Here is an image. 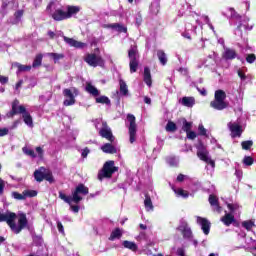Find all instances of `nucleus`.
Returning a JSON list of instances; mask_svg holds the SVG:
<instances>
[{
  "mask_svg": "<svg viewBox=\"0 0 256 256\" xmlns=\"http://www.w3.org/2000/svg\"><path fill=\"white\" fill-rule=\"evenodd\" d=\"M63 95L66 98L63 102L65 107H71V105H75L76 100L75 97L79 95V89L72 87L71 89L65 88L63 90Z\"/></svg>",
  "mask_w": 256,
  "mask_h": 256,
  "instance_id": "obj_8",
  "label": "nucleus"
},
{
  "mask_svg": "<svg viewBox=\"0 0 256 256\" xmlns=\"http://www.w3.org/2000/svg\"><path fill=\"white\" fill-rule=\"evenodd\" d=\"M166 131H168V133H175V131H177V124L173 121H168L166 124Z\"/></svg>",
  "mask_w": 256,
  "mask_h": 256,
  "instance_id": "obj_36",
  "label": "nucleus"
},
{
  "mask_svg": "<svg viewBox=\"0 0 256 256\" xmlns=\"http://www.w3.org/2000/svg\"><path fill=\"white\" fill-rule=\"evenodd\" d=\"M198 131V135H201L202 137H209V135H207V129H205V126H203V124H199Z\"/></svg>",
  "mask_w": 256,
  "mask_h": 256,
  "instance_id": "obj_48",
  "label": "nucleus"
},
{
  "mask_svg": "<svg viewBox=\"0 0 256 256\" xmlns=\"http://www.w3.org/2000/svg\"><path fill=\"white\" fill-rule=\"evenodd\" d=\"M41 63H43V54L36 55L32 67L35 69L36 67H41Z\"/></svg>",
  "mask_w": 256,
  "mask_h": 256,
  "instance_id": "obj_34",
  "label": "nucleus"
},
{
  "mask_svg": "<svg viewBox=\"0 0 256 256\" xmlns=\"http://www.w3.org/2000/svg\"><path fill=\"white\" fill-rule=\"evenodd\" d=\"M117 171H119V167L115 166V161H106L102 169L98 172V179L99 181H103V179H111L113 174L117 173Z\"/></svg>",
  "mask_w": 256,
  "mask_h": 256,
  "instance_id": "obj_4",
  "label": "nucleus"
},
{
  "mask_svg": "<svg viewBox=\"0 0 256 256\" xmlns=\"http://www.w3.org/2000/svg\"><path fill=\"white\" fill-rule=\"evenodd\" d=\"M14 67H17L18 73H24L25 71H31V65H23L21 63L15 62Z\"/></svg>",
  "mask_w": 256,
  "mask_h": 256,
  "instance_id": "obj_32",
  "label": "nucleus"
},
{
  "mask_svg": "<svg viewBox=\"0 0 256 256\" xmlns=\"http://www.w3.org/2000/svg\"><path fill=\"white\" fill-rule=\"evenodd\" d=\"M43 171H45L44 167H41L39 170L34 171V179L38 183H41L45 180V173Z\"/></svg>",
  "mask_w": 256,
  "mask_h": 256,
  "instance_id": "obj_24",
  "label": "nucleus"
},
{
  "mask_svg": "<svg viewBox=\"0 0 256 256\" xmlns=\"http://www.w3.org/2000/svg\"><path fill=\"white\" fill-rule=\"evenodd\" d=\"M57 229L59 233H61L62 235H65V228L63 227V223H61V221L57 222Z\"/></svg>",
  "mask_w": 256,
  "mask_h": 256,
  "instance_id": "obj_52",
  "label": "nucleus"
},
{
  "mask_svg": "<svg viewBox=\"0 0 256 256\" xmlns=\"http://www.w3.org/2000/svg\"><path fill=\"white\" fill-rule=\"evenodd\" d=\"M246 61L251 65L254 61H256V55L254 53L246 55Z\"/></svg>",
  "mask_w": 256,
  "mask_h": 256,
  "instance_id": "obj_51",
  "label": "nucleus"
},
{
  "mask_svg": "<svg viewBox=\"0 0 256 256\" xmlns=\"http://www.w3.org/2000/svg\"><path fill=\"white\" fill-rule=\"evenodd\" d=\"M89 153H90L89 148H87V147L84 148L83 151H82V153H81L83 159L87 158V155H89Z\"/></svg>",
  "mask_w": 256,
  "mask_h": 256,
  "instance_id": "obj_59",
  "label": "nucleus"
},
{
  "mask_svg": "<svg viewBox=\"0 0 256 256\" xmlns=\"http://www.w3.org/2000/svg\"><path fill=\"white\" fill-rule=\"evenodd\" d=\"M36 153L38 154V157L40 159H43L44 151H43V148L41 146L36 147Z\"/></svg>",
  "mask_w": 256,
  "mask_h": 256,
  "instance_id": "obj_54",
  "label": "nucleus"
},
{
  "mask_svg": "<svg viewBox=\"0 0 256 256\" xmlns=\"http://www.w3.org/2000/svg\"><path fill=\"white\" fill-rule=\"evenodd\" d=\"M12 197L14 199H16L17 201H25V193L24 192H22V194L19 192H12Z\"/></svg>",
  "mask_w": 256,
  "mask_h": 256,
  "instance_id": "obj_44",
  "label": "nucleus"
},
{
  "mask_svg": "<svg viewBox=\"0 0 256 256\" xmlns=\"http://www.w3.org/2000/svg\"><path fill=\"white\" fill-rule=\"evenodd\" d=\"M144 205L146 209L153 210V201H151L149 194H145Z\"/></svg>",
  "mask_w": 256,
  "mask_h": 256,
  "instance_id": "obj_38",
  "label": "nucleus"
},
{
  "mask_svg": "<svg viewBox=\"0 0 256 256\" xmlns=\"http://www.w3.org/2000/svg\"><path fill=\"white\" fill-rule=\"evenodd\" d=\"M99 135L103 139H107L110 143H113L115 141V136H113V131H111V128L109 127V124L107 122H102V127L99 130Z\"/></svg>",
  "mask_w": 256,
  "mask_h": 256,
  "instance_id": "obj_11",
  "label": "nucleus"
},
{
  "mask_svg": "<svg viewBox=\"0 0 256 256\" xmlns=\"http://www.w3.org/2000/svg\"><path fill=\"white\" fill-rule=\"evenodd\" d=\"M166 161L168 164H170L171 167H175L177 165V159L175 158V156H169L168 158H166Z\"/></svg>",
  "mask_w": 256,
  "mask_h": 256,
  "instance_id": "obj_49",
  "label": "nucleus"
},
{
  "mask_svg": "<svg viewBox=\"0 0 256 256\" xmlns=\"http://www.w3.org/2000/svg\"><path fill=\"white\" fill-rule=\"evenodd\" d=\"M46 11L54 21H66V19H68L67 11L63 10L62 8H57L56 0H51L48 3L46 6Z\"/></svg>",
  "mask_w": 256,
  "mask_h": 256,
  "instance_id": "obj_3",
  "label": "nucleus"
},
{
  "mask_svg": "<svg viewBox=\"0 0 256 256\" xmlns=\"http://www.w3.org/2000/svg\"><path fill=\"white\" fill-rule=\"evenodd\" d=\"M197 223H198V225L201 226V229H202L204 235H209V233L211 232V222H209V220H207V218L198 217Z\"/></svg>",
  "mask_w": 256,
  "mask_h": 256,
  "instance_id": "obj_15",
  "label": "nucleus"
},
{
  "mask_svg": "<svg viewBox=\"0 0 256 256\" xmlns=\"http://www.w3.org/2000/svg\"><path fill=\"white\" fill-rule=\"evenodd\" d=\"M143 81L148 87H151V85H153V80L151 79V69L147 66L144 67Z\"/></svg>",
  "mask_w": 256,
  "mask_h": 256,
  "instance_id": "obj_20",
  "label": "nucleus"
},
{
  "mask_svg": "<svg viewBox=\"0 0 256 256\" xmlns=\"http://www.w3.org/2000/svg\"><path fill=\"white\" fill-rule=\"evenodd\" d=\"M138 54L139 50H137V46H131L128 50V58L130 60V73H137V69H139V58L137 56Z\"/></svg>",
  "mask_w": 256,
  "mask_h": 256,
  "instance_id": "obj_7",
  "label": "nucleus"
},
{
  "mask_svg": "<svg viewBox=\"0 0 256 256\" xmlns=\"http://www.w3.org/2000/svg\"><path fill=\"white\" fill-rule=\"evenodd\" d=\"M119 85H120V93L126 97V95H129V88L127 87V83L125 80L120 79L119 80Z\"/></svg>",
  "mask_w": 256,
  "mask_h": 256,
  "instance_id": "obj_31",
  "label": "nucleus"
},
{
  "mask_svg": "<svg viewBox=\"0 0 256 256\" xmlns=\"http://www.w3.org/2000/svg\"><path fill=\"white\" fill-rule=\"evenodd\" d=\"M101 151H103V153H108L109 155H115V153H117V148L111 143H105L101 146Z\"/></svg>",
  "mask_w": 256,
  "mask_h": 256,
  "instance_id": "obj_21",
  "label": "nucleus"
},
{
  "mask_svg": "<svg viewBox=\"0 0 256 256\" xmlns=\"http://www.w3.org/2000/svg\"><path fill=\"white\" fill-rule=\"evenodd\" d=\"M187 139H190L191 141L197 139V133L195 131H188L186 132Z\"/></svg>",
  "mask_w": 256,
  "mask_h": 256,
  "instance_id": "obj_50",
  "label": "nucleus"
},
{
  "mask_svg": "<svg viewBox=\"0 0 256 256\" xmlns=\"http://www.w3.org/2000/svg\"><path fill=\"white\" fill-rule=\"evenodd\" d=\"M242 227H244L246 231H251L253 227H255V222H253L252 220L244 221L242 222Z\"/></svg>",
  "mask_w": 256,
  "mask_h": 256,
  "instance_id": "obj_41",
  "label": "nucleus"
},
{
  "mask_svg": "<svg viewBox=\"0 0 256 256\" xmlns=\"http://www.w3.org/2000/svg\"><path fill=\"white\" fill-rule=\"evenodd\" d=\"M48 57H51V59L54 60V63H57V61L61 60V59H65V55L64 54H59V53H48Z\"/></svg>",
  "mask_w": 256,
  "mask_h": 256,
  "instance_id": "obj_39",
  "label": "nucleus"
},
{
  "mask_svg": "<svg viewBox=\"0 0 256 256\" xmlns=\"http://www.w3.org/2000/svg\"><path fill=\"white\" fill-rule=\"evenodd\" d=\"M222 58H224L225 61H233V59H238L237 50L232 48H225L224 52L222 53Z\"/></svg>",
  "mask_w": 256,
  "mask_h": 256,
  "instance_id": "obj_17",
  "label": "nucleus"
},
{
  "mask_svg": "<svg viewBox=\"0 0 256 256\" xmlns=\"http://www.w3.org/2000/svg\"><path fill=\"white\" fill-rule=\"evenodd\" d=\"M208 201H209L211 207H215L214 210H216L217 213H221L222 208L219 205V198H217V196H215L214 194H210Z\"/></svg>",
  "mask_w": 256,
  "mask_h": 256,
  "instance_id": "obj_18",
  "label": "nucleus"
},
{
  "mask_svg": "<svg viewBox=\"0 0 256 256\" xmlns=\"http://www.w3.org/2000/svg\"><path fill=\"white\" fill-rule=\"evenodd\" d=\"M96 103H101L102 105H111V100L107 96H100L96 98Z\"/></svg>",
  "mask_w": 256,
  "mask_h": 256,
  "instance_id": "obj_40",
  "label": "nucleus"
},
{
  "mask_svg": "<svg viewBox=\"0 0 256 256\" xmlns=\"http://www.w3.org/2000/svg\"><path fill=\"white\" fill-rule=\"evenodd\" d=\"M227 94L223 90H217L214 95V101L210 102V107L216 109V111H223L229 107V103L225 102Z\"/></svg>",
  "mask_w": 256,
  "mask_h": 256,
  "instance_id": "obj_5",
  "label": "nucleus"
},
{
  "mask_svg": "<svg viewBox=\"0 0 256 256\" xmlns=\"http://www.w3.org/2000/svg\"><path fill=\"white\" fill-rule=\"evenodd\" d=\"M9 134V129L7 128H2L0 129V137H5V135Z\"/></svg>",
  "mask_w": 256,
  "mask_h": 256,
  "instance_id": "obj_58",
  "label": "nucleus"
},
{
  "mask_svg": "<svg viewBox=\"0 0 256 256\" xmlns=\"http://www.w3.org/2000/svg\"><path fill=\"white\" fill-rule=\"evenodd\" d=\"M65 43L69 45V47H74L75 49H85L87 47V44L84 42H79L73 38H69L67 36H62Z\"/></svg>",
  "mask_w": 256,
  "mask_h": 256,
  "instance_id": "obj_14",
  "label": "nucleus"
},
{
  "mask_svg": "<svg viewBox=\"0 0 256 256\" xmlns=\"http://www.w3.org/2000/svg\"><path fill=\"white\" fill-rule=\"evenodd\" d=\"M227 208L229 209V211H230L231 213H234L235 210L237 209V205L228 203V204H227Z\"/></svg>",
  "mask_w": 256,
  "mask_h": 256,
  "instance_id": "obj_55",
  "label": "nucleus"
},
{
  "mask_svg": "<svg viewBox=\"0 0 256 256\" xmlns=\"http://www.w3.org/2000/svg\"><path fill=\"white\" fill-rule=\"evenodd\" d=\"M181 105H183L184 107H193V105H195V98L194 97H187V96H184L182 99H181Z\"/></svg>",
  "mask_w": 256,
  "mask_h": 256,
  "instance_id": "obj_26",
  "label": "nucleus"
},
{
  "mask_svg": "<svg viewBox=\"0 0 256 256\" xmlns=\"http://www.w3.org/2000/svg\"><path fill=\"white\" fill-rule=\"evenodd\" d=\"M228 11L230 12L231 19H235V21H241L242 16L239 13H237L235 8H228Z\"/></svg>",
  "mask_w": 256,
  "mask_h": 256,
  "instance_id": "obj_33",
  "label": "nucleus"
},
{
  "mask_svg": "<svg viewBox=\"0 0 256 256\" xmlns=\"http://www.w3.org/2000/svg\"><path fill=\"white\" fill-rule=\"evenodd\" d=\"M177 255L178 256H187V255H185V249H183V248L177 249Z\"/></svg>",
  "mask_w": 256,
  "mask_h": 256,
  "instance_id": "obj_63",
  "label": "nucleus"
},
{
  "mask_svg": "<svg viewBox=\"0 0 256 256\" xmlns=\"http://www.w3.org/2000/svg\"><path fill=\"white\" fill-rule=\"evenodd\" d=\"M237 73H238V77H240L241 81H245L247 79V75H245V72H243V70L238 69Z\"/></svg>",
  "mask_w": 256,
  "mask_h": 256,
  "instance_id": "obj_53",
  "label": "nucleus"
},
{
  "mask_svg": "<svg viewBox=\"0 0 256 256\" xmlns=\"http://www.w3.org/2000/svg\"><path fill=\"white\" fill-rule=\"evenodd\" d=\"M174 192L178 197H183L184 199H187L189 197V192L187 190H184L183 188L174 189Z\"/></svg>",
  "mask_w": 256,
  "mask_h": 256,
  "instance_id": "obj_37",
  "label": "nucleus"
},
{
  "mask_svg": "<svg viewBox=\"0 0 256 256\" xmlns=\"http://www.w3.org/2000/svg\"><path fill=\"white\" fill-rule=\"evenodd\" d=\"M182 236L184 239H193V231L188 225H185L182 229Z\"/></svg>",
  "mask_w": 256,
  "mask_h": 256,
  "instance_id": "obj_30",
  "label": "nucleus"
},
{
  "mask_svg": "<svg viewBox=\"0 0 256 256\" xmlns=\"http://www.w3.org/2000/svg\"><path fill=\"white\" fill-rule=\"evenodd\" d=\"M228 128L231 132L232 139H235L237 137H241L243 135V126L237 123H228Z\"/></svg>",
  "mask_w": 256,
  "mask_h": 256,
  "instance_id": "obj_12",
  "label": "nucleus"
},
{
  "mask_svg": "<svg viewBox=\"0 0 256 256\" xmlns=\"http://www.w3.org/2000/svg\"><path fill=\"white\" fill-rule=\"evenodd\" d=\"M192 128H193V122H189L187 121V119H184L182 131H184V133H189V131H191Z\"/></svg>",
  "mask_w": 256,
  "mask_h": 256,
  "instance_id": "obj_35",
  "label": "nucleus"
},
{
  "mask_svg": "<svg viewBox=\"0 0 256 256\" xmlns=\"http://www.w3.org/2000/svg\"><path fill=\"white\" fill-rule=\"evenodd\" d=\"M220 221H222L226 227H230L231 225L239 227V222L235 219V215H233V213H226Z\"/></svg>",
  "mask_w": 256,
  "mask_h": 256,
  "instance_id": "obj_13",
  "label": "nucleus"
},
{
  "mask_svg": "<svg viewBox=\"0 0 256 256\" xmlns=\"http://www.w3.org/2000/svg\"><path fill=\"white\" fill-rule=\"evenodd\" d=\"M27 197H37V190H24V198Z\"/></svg>",
  "mask_w": 256,
  "mask_h": 256,
  "instance_id": "obj_47",
  "label": "nucleus"
},
{
  "mask_svg": "<svg viewBox=\"0 0 256 256\" xmlns=\"http://www.w3.org/2000/svg\"><path fill=\"white\" fill-rule=\"evenodd\" d=\"M84 61L90 67H103V65H105V60H103L101 56H97L95 53L86 54Z\"/></svg>",
  "mask_w": 256,
  "mask_h": 256,
  "instance_id": "obj_10",
  "label": "nucleus"
},
{
  "mask_svg": "<svg viewBox=\"0 0 256 256\" xmlns=\"http://www.w3.org/2000/svg\"><path fill=\"white\" fill-rule=\"evenodd\" d=\"M104 27H106V29H118V33H127V27L119 23L108 24Z\"/></svg>",
  "mask_w": 256,
  "mask_h": 256,
  "instance_id": "obj_23",
  "label": "nucleus"
},
{
  "mask_svg": "<svg viewBox=\"0 0 256 256\" xmlns=\"http://www.w3.org/2000/svg\"><path fill=\"white\" fill-rule=\"evenodd\" d=\"M241 146H242V149H244V151H249V149L253 147V142L251 140L243 141L241 143Z\"/></svg>",
  "mask_w": 256,
  "mask_h": 256,
  "instance_id": "obj_45",
  "label": "nucleus"
},
{
  "mask_svg": "<svg viewBox=\"0 0 256 256\" xmlns=\"http://www.w3.org/2000/svg\"><path fill=\"white\" fill-rule=\"evenodd\" d=\"M176 181H177L178 183H183V182L185 181V175L179 174V175L177 176V178H176Z\"/></svg>",
  "mask_w": 256,
  "mask_h": 256,
  "instance_id": "obj_61",
  "label": "nucleus"
},
{
  "mask_svg": "<svg viewBox=\"0 0 256 256\" xmlns=\"http://www.w3.org/2000/svg\"><path fill=\"white\" fill-rule=\"evenodd\" d=\"M157 57L163 66L167 65L168 58L164 50H157Z\"/></svg>",
  "mask_w": 256,
  "mask_h": 256,
  "instance_id": "obj_28",
  "label": "nucleus"
},
{
  "mask_svg": "<svg viewBox=\"0 0 256 256\" xmlns=\"http://www.w3.org/2000/svg\"><path fill=\"white\" fill-rule=\"evenodd\" d=\"M255 163V160L251 156H245L243 159V164L246 165L247 167H251Z\"/></svg>",
  "mask_w": 256,
  "mask_h": 256,
  "instance_id": "obj_46",
  "label": "nucleus"
},
{
  "mask_svg": "<svg viewBox=\"0 0 256 256\" xmlns=\"http://www.w3.org/2000/svg\"><path fill=\"white\" fill-rule=\"evenodd\" d=\"M47 34L50 39H55V32L49 30Z\"/></svg>",
  "mask_w": 256,
  "mask_h": 256,
  "instance_id": "obj_64",
  "label": "nucleus"
},
{
  "mask_svg": "<svg viewBox=\"0 0 256 256\" xmlns=\"http://www.w3.org/2000/svg\"><path fill=\"white\" fill-rule=\"evenodd\" d=\"M20 113H22V118H23L24 123L28 127H33V117L31 116V114L29 112H27V108H25V106H23V105L20 106Z\"/></svg>",
  "mask_w": 256,
  "mask_h": 256,
  "instance_id": "obj_16",
  "label": "nucleus"
},
{
  "mask_svg": "<svg viewBox=\"0 0 256 256\" xmlns=\"http://www.w3.org/2000/svg\"><path fill=\"white\" fill-rule=\"evenodd\" d=\"M123 237V231H121V228H115L110 236H109V241H115V239H121Z\"/></svg>",
  "mask_w": 256,
  "mask_h": 256,
  "instance_id": "obj_25",
  "label": "nucleus"
},
{
  "mask_svg": "<svg viewBox=\"0 0 256 256\" xmlns=\"http://www.w3.org/2000/svg\"><path fill=\"white\" fill-rule=\"evenodd\" d=\"M70 209H71V211H73V213H79L80 207H79V205H71Z\"/></svg>",
  "mask_w": 256,
  "mask_h": 256,
  "instance_id": "obj_62",
  "label": "nucleus"
},
{
  "mask_svg": "<svg viewBox=\"0 0 256 256\" xmlns=\"http://www.w3.org/2000/svg\"><path fill=\"white\" fill-rule=\"evenodd\" d=\"M5 189V181L0 178V195H3V191Z\"/></svg>",
  "mask_w": 256,
  "mask_h": 256,
  "instance_id": "obj_60",
  "label": "nucleus"
},
{
  "mask_svg": "<svg viewBox=\"0 0 256 256\" xmlns=\"http://www.w3.org/2000/svg\"><path fill=\"white\" fill-rule=\"evenodd\" d=\"M17 214L15 212L6 211V213H0V223H7L11 231L16 235H19L29 225V220H27V214L21 213L18 216V226L17 223Z\"/></svg>",
  "mask_w": 256,
  "mask_h": 256,
  "instance_id": "obj_1",
  "label": "nucleus"
},
{
  "mask_svg": "<svg viewBox=\"0 0 256 256\" xmlns=\"http://www.w3.org/2000/svg\"><path fill=\"white\" fill-rule=\"evenodd\" d=\"M127 121L129 122L128 133H129V142L134 143L137 141V122L135 115L127 114Z\"/></svg>",
  "mask_w": 256,
  "mask_h": 256,
  "instance_id": "obj_9",
  "label": "nucleus"
},
{
  "mask_svg": "<svg viewBox=\"0 0 256 256\" xmlns=\"http://www.w3.org/2000/svg\"><path fill=\"white\" fill-rule=\"evenodd\" d=\"M22 151L25 155H28L29 157H32V159H35L37 157V154H35V150H33V149L23 147Z\"/></svg>",
  "mask_w": 256,
  "mask_h": 256,
  "instance_id": "obj_42",
  "label": "nucleus"
},
{
  "mask_svg": "<svg viewBox=\"0 0 256 256\" xmlns=\"http://www.w3.org/2000/svg\"><path fill=\"white\" fill-rule=\"evenodd\" d=\"M79 11H81V7L79 6H73V5L66 6L67 19H71V17H73V15H77Z\"/></svg>",
  "mask_w": 256,
  "mask_h": 256,
  "instance_id": "obj_19",
  "label": "nucleus"
},
{
  "mask_svg": "<svg viewBox=\"0 0 256 256\" xmlns=\"http://www.w3.org/2000/svg\"><path fill=\"white\" fill-rule=\"evenodd\" d=\"M86 91L87 93H90V95H92L93 97H99V90L91 83H88L86 85Z\"/></svg>",
  "mask_w": 256,
  "mask_h": 256,
  "instance_id": "obj_29",
  "label": "nucleus"
},
{
  "mask_svg": "<svg viewBox=\"0 0 256 256\" xmlns=\"http://www.w3.org/2000/svg\"><path fill=\"white\" fill-rule=\"evenodd\" d=\"M0 83L2 85H6V83H9V77H7V76H0Z\"/></svg>",
  "mask_w": 256,
  "mask_h": 256,
  "instance_id": "obj_57",
  "label": "nucleus"
},
{
  "mask_svg": "<svg viewBox=\"0 0 256 256\" xmlns=\"http://www.w3.org/2000/svg\"><path fill=\"white\" fill-rule=\"evenodd\" d=\"M81 195H89V188L85 186V184L81 183L78 184L75 188V190L72 192V196H67L63 192H59V199L64 201V203H67L68 205H71V203H75L76 205H79L81 201H83V196Z\"/></svg>",
  "mask_w": 256,
  "mask_h": 256,
  "instance_id": "obj_2",
  "label": "nucleus"
},
{
  "mask_svg": "<svg viewBox=\"0 0 256 256\" xmlns=\"http://www.w3.org/2000/svg\"><path fill=\"white\" fill-rule=\"evenodd\" d=\"M122 245L125 249H129L130 251L136 252L139 249V246L135 242H131L128 240H124Z\"/></svg>",
  "mask_w": 256,
  "mask_h": 256,
  "instance_id": "obj_27",
  "label": "nucleus"
},
{
  "mask_svg": "<svg viewBox=\"0 0 256 256\" xmlns=\"http://www.w3.org/2000/svg\"><path fill=\"white\" fill-rule=\"evenodd\" d=\"M196 149L197 157L200 159V161H204V163H207V165H211L213 168H215V161L209 158V150H207V146H205L203 141H198V144H196Z\"/></svg>",
  "mask_w": 256,
  "mask_h": 256,
  "instance_id": "obj_6",
  "label": "nucleus"
},
{
  "mask_svg": "<svg viewBox=\"0 0 256 256\" xmlns=\"http://www.w3.org/2000/svg\"><path fill=\"white\" fill-rule=\"evenodd\" d=\"M21 111V106H19V100H14L12 102V109L10 111V116L14 117V115H19V114H23V112Z\"/></svg>",
  "mask_w": 256,
  "mask_h": 256,
  "instance_id": "obj_22",
  "label": "nucleus"
},
{
  "mask_svg": "<svg viewBox=\"0 0 256 256\" xmlns=\"http://www.w3.org/2000/svg\"><path fill=\"white\" fill-rule=\"evenodd\" d=\"M23 10H17L15 13H14V17L15 19H21L23 17Z\"/></svg>",
  "mask_w": 256,
  "mask_h": 256,
  "instance_id": "obj_56",
  "label": "nucleus"
},
{
  "mask_svg": "<svg viewBox=\"0 0 256 256\" xmlns=\"http://www.w3.org/2000/svg\"><path fill=\"white\" fill-rule=\"evenodd\" d=\"M45 181H49L50 183H55V178L53 177L52 171H47L44 173Z\"/></svg>",
  "mask_w": 256,
  "mask_h": 256,
  "instance_id": "obj_43",
  "label": "nucleus"
}]
</instances>
